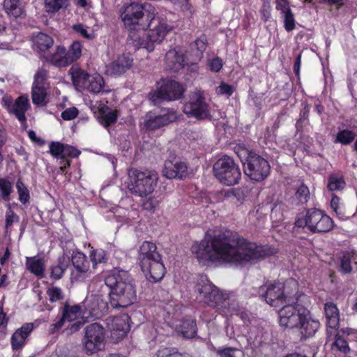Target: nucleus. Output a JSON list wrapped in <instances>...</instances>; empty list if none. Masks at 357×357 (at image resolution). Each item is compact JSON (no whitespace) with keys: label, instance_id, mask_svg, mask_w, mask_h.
I'll use <instances>...</instances> for the list:
<instances>
[{"label":"nucleus","instance_id":"1","mask_svg":"<svg viewBox=\"0 0 357 357\" xmlns=\"http://www.w3.org/2000/svg\"><path fill=\"white\" fill-rule=\"evenodd\" d=\"M191 252L199 264L209 266L257 263L274 251L228 231L214 236L206 235L192 245Z\"/></svg>","mask_w":357,"mask_h":357},{"label":"nucleus","instance_id":"2","mask_svg":"<svg viewBox=\"0 0 357 357\" xmlns=\"http://www.w3.org/2000/svg\"><path fill=\"white\" fill-rule=\"evenodd\" d=\"M278 317L281 327L289 329L298 328L304 337L313 336L320 326L319 320L312 317L307 308L298 305L297 301L288 302L281 306L278 311Z\"/></svg>","mask_w":357,"mask_h":357},{"label":"nucleus","instance_id":"3","mask_svg":"<svg viewBox=\"0 0 357 357\" xmlns=\"http://www.w3.org/2000/svg\"><path fill=\"white\" fill-rule=\"evenodd\" d=\"M105 284L109 288V303L112 307H124L136 298V291L130 275L124 271H113L106 278Z\"/></svg>","mask_w":357,"mask_h":357},{"label":"nucleus","instance_id":"4","mask_svg":"<svg viewBox=\"0 0 357 357\" xmlns=\"http://www.w3.org/2000/svg\"><path fill=\"white\" fill-rule=\"evenodd\" d=\"M120 18L125 27L130 31V37L135 31H145L154 15L153 8L149 3L138 1L125 3L119 10Z\"/></svg>","mask_w":357,"mask_h":357},{"label":"nucleus","instance_id":"5","mask_svg":"<svg viewBox=\"0 0 357 357\" xmlns=\"http://www.w3.org/2000/svg\"><path fill=\"white\" fill-rule=\"evenodd\" d=\"M138 260L146 278L152 282L160 280L165 273V268L155 243L144 241L138 250Z\"/></svg>","mask_w":357,"mask_h":357},{"label":"nucleus","instance_id":"6","mask_svg":"<svg viewBox=\"0 0 357 357\" xmlns=\"http://www.w3.org/2000/svg\"><path fill=\"white\" fill-rule=\"evenodd\" d=\"M144 36H131V40L135 49H143L150 53L155 50L156 45L162 43L167 35L172 31L173 26L166 20L155 18L153 15Z\"/></svg>","mask_w":357,"mask_h":357},{"label":"nucleus","instance_id":"7","mask_svg":"<svg viewBox=\"0 0 357 357\" xmlns=\"http://www.w3.org/2000/svg\"><path fill=\"white\" fill-rule=\"evenodd\" d=\"M158 181V175L154 171L132 169L128 173L126 184L131 193L143 197L153 192Z\"/></svg>","mask_w":357,"mask_h":357},{"label":"nucleus","instance_id":"8","mask_svg":"<svg viewBox=\"0 0 357 357\" xmlns=\"http://www.w3.org/2000/svg\"><path fill=\"white\" fill-rule=\"evenodd\" d=\"M298 284L294 280H289L285 284L280 282L268 287L265 300L270 305L279 307L288 302L298 301Z\"/></svg>","mask_w":357,"mask_h":357},{"label":"nucleus","instance_id":"9","mask_svg":"<svg viewBox=\"0 0 357 357\" xmlns=\"http://www.w3.org/2000/svg\"><path fill=\"white\" fill-rule=\"evenodd\" d=\"M215 178L227 186L237 184L241 176L239 167L231 157L223 156L218 159L213 165Z\"/></svg>","mask_w":357,"mask_h":357},{"label":"nucleus","instance_id":"10","mask_svg":"<svg viewBox=\"0 0 357 357\" xmlns=\"http://www.w3.org/2000/svg\"><path fill=\"white\" fill-rule=\"evenodd\" d=\"M296 225L300 227H306L312 232H327L333 227L332 219L317 209H310L306 215L298 218Z\"/></svg>","mask_w":357,"mask_h":357},{"label":"nucleus","instance_id":"11","mask_svg":"<svg viewBox=\"0 0 357 357\" xmlns=\"http://www.w3.org/2000/svg\"><path fill=\"white\" fill-rule=\"evenodd\" d=\"M183 93V86L172 79H161L156 84V89L149 94V99L153 104L162 100H174L180 98Z\"/></svg>","mask_w":357,"mask_h":357},{"label":"nucleus","instance_id":"12","mask_svg":"<svg viewBox=\"0 0 357 357\" xmlns=\"http://www.w3.org/2000/svg\"><path fill=\"white\" fill-rule=\"evenodd\" d=\"M197 299L206 305L218 307L225 300L223 294L206 278H202L195 287Z\"/></svg>","mask_w":357,"mask_h":357},{"label":"nucleus","instance_id":"13","mask_svg":"<svg viewBox=\"0 0 357 357\" xmlns=\"http://www.w3.org/2000/svg\"><path fill=\"white\" fill-rule=\"evenodd\" d=\"M105 343V331L101 325L94 323L86 327L82 344L86 354H93L102 350Z\"/></svg>","mask_w":357,"mask_h":357},{"label":"nucleus","instance_id":"14","mask_svg":"<svg viewBox=\"0 0 357 357\" xmlns=\"http://www.w3.org/2000/svg\"><path fill=\"white\" fill-rule=\"evenodd\" d=\"M269 169L268 161L255 153H249L246 162L244 163L245 174L257 181L264 180L268 176Z\"/></svg>","mask_w":357,"mask_h":357},{"label":"nucleus","instance_id":"15","mask_svg":"<svg viewBox=\"0 0 357 357\" xmlns=\"http://www.w3.org/2000/svg\"><path fill=\"white\" fill-rule=\"evenodd\" d=\"M2 95L1 105L10 114L14 115L22 123L26 122L25 113L29 109L30 104L26 96H20L13 101L11 96L6 94L0 90Z\"/></svg>","mask_w":357,"mask_h":357},{"label":"nucleus","instance_id":"16","mask_svg":"<svg viewBox=\"0 0 357 357\" xmlns=\"http://www.w3.org/2000/svg\"><path fill=\"white\" fill-rule=\"evenodd\" d=\"M183 112L188 116L204 119L209 116L208 106L205 101L204 91L195 90L191 93L190 100L183 106Z\"/></svg>","mask_w":357,"mask_h":357},{"label":"nucleus","instance_id":"17","mask_svg":"<svg viewBox=\"0 0 357 357\" xmlns=\"http://www.w3.org/2000/svg\"><path fill=\"white\" fill-rule=\"evenodd\" d=\"M176 114L172 111H167L161 114L149 112L144 116L141 124L147 130H155L176 121Z\"/></svg>","mask_w":357,"mask_h":357},{"label":"nucleus","instance_id":"18","mask_svg":"<svg viewBox=\"0 0 357 357\" xmlns=\"http://www.w3.org/2000/svg\"><path fill=\"white\" fill-rule=\"evenodd\" d=\"M86 312L79 305H66L63 310V316L66 322L69 323L68 329L70 333L77 331L85 322Z\"/></svg>","mask_w":357,"mask_h":357},{"label":"nucleus","instance_id":"19","mask_svg":"<svg viewBox=\"0 0 357 357\" xmlns=\"http://www.w3.org/2000/svg\"><path fill=\"white\" fill-rule=\"evenodd\" d=\"M128 319L127 314H123L108 321L107 326L111 332V337L114 341L118 342L127 335L130 331Z\"/></svg>","mask_w":357,"mask_h":357},{"label":"nucleus","instance_id":"20","mask_svg":"<svg viewBox=\"0 0 357 357\" xmlns=\"http://www.w3.org/2000/svg\"><path fill=\"white\" fill-rule=\"evenodd\" d=\"M91 110L98 114L100 123L105 127L114 123L117 119V112L109 108L105 103L97 102L91 106Z\"/></svg>","mask_w":357,"mask_h":357},{"label":"nucleus","instance_id":"21","mask_svg":"<svg viewBox=\"0 0 357 357\" xmlns=\"http://www.w3.org/2000/svg\"><path fill=\"white\" fill-rule=\"evenodd\" d=\"M162 175L167 178H183L188 175V167L185 162L178 160H167L165 162Z\"/></svg>","mask_w":357,"mask_h":357},{"label":"nucleus","instance_id":"22","mask_svg":"<svg viewBox=\"0 0 357 357\" xmlns=\"http://www.w3.org/2000/svg\"><path fill=\"white\" fill-rule=\"evenodd\" d=\"M50 151L54 157L58 159L76 158L80 154V151L76 148L59 142H52L50 145Z\"/></svg>","mask_w":357,"mask_h":357},{"label":"nucleus","instance_id":"23","mask_svg":"<svg viewBox=\"0 0 357 357\" xmlns=\"http://www.w3.org/2000/svg\"><path fill=\"white\" fill-rule=\"evenodd\" d=\"M132 62L130 55L123 54L107 66L106 72L111 75H121L131 68Z\"/></svg>","mask_w":357,"mask_h":357},{"label":"nucleus","instance_id":"24","mask_svg":"<svg viewBox=\"0 0 357 357\" xmlns=\"http://www.w3.org/2000/svg\"><path fill=\"white\" fill-rule=\"evenodd\" d=\"M324 312L326 319L327 333L332 334L339 326V310L333 303L327 302L324 305Z\"/></svg>","mask_w":357,"mask_h":357},{"label":"nucleus","instance_id":"25","mask_svg":"<svg viewBox=\"0 0 357 357\" xmlns=\"http://www.w3.org/2000/svg\"><path fill=\"white\" fill-rule=\"evenodd\" d=\"M106 305L107 303L99 295H88L84 302V311L86 312V317L98 316V310L105 308Z\"/></svg>","mask_w":357,"mask_h":357},{"label":"nucleus","instance_id":"26","mask_svg":"<svg viewBox=\"0 0 357 357\" xmlns=\"http://www.w3.org/2000/svg\"><path fill=\"white\" fill-rule=\"evenodd\" d=\"M3 8L10 19L22 20L26 11L21 0H4Z\"/></svg>","mask_w":357,"mask_h":357},{"label":"nucleus","instance_id":"27","mask_svg":"<svg viewBox=\"0 0 357 357\" xmlns=\"http://www.w3.org/2000/svg\"><path fill=\"white\" fill-rule=\"evenodd\" d=\"M33 329L31 323H26L18 328L11 337V345L14 350L22 348L26 343L28 335Z\"/></svg>","mask_w":357,"mask_h":357},{"label":"nucleus","instance_id":"28","mask_svg":"<svg viewBox=\"0 0 357 357\" xmlns=\"http://www.w3.org/2000/svg\"><path fill=\"white\" fill-rule=\"evenodd\" d=\"M165 61L167 68L174 71H178L186 64L184 54L181 51H177L176 49L170 50L167 52L165 56Z\"/></svg>","mask_w":357,"mask_h":357},{"label":"nucleus","instance_id":"29","mask_svg":"<svg viewBox=\"0 0 357 357\" xmlns=\"http://www.w3.org/2000/svg\"><path fill=\"white\" fill-rule=\"evenodd\" d=\"M72 262L75 268L79 273L88 276L93 273V269L91 268L90 263L84 253L79 251L74 252L72 256Z\"/></svg>","mask_w":357,"mask_h":357},{"label":"nucleus","instance_id":"30","mask_svg":"<svg viewBox=\"0 0 357 357\" xmlns=\"http://www.w3.org/2000/svg\"><path fill=\"white\" fill-rule=\"evenodd\" d=\"M75 86L78 89H86L91 75L86 73L77 66L71 67L69 71Z\"/></svg>","mask_w":357,"mask_h":357},{"label":"nucleus","instance_id":"31","mask_svg":"<svg viewBox=\"0 0 357 357\" xmlns=\"http://www.w3.org/2000/svg\"><path fill=\"white\" fill-rule=\"evenodd\" d=\"M73 32L86 40H93L96 37V26H90L84 22H77L72 26Z\"/></svg>","mask_w":357,"mask_h":357},{"label":"nucleus","instance_id":"32","mask_svg":"<svg viewBox=\"0 0 357 357\" xmlns=\"http://www.w3.org/2000/svg\"><path fill=\"white\" fill-rule=\"evenodd\" d=\"M68 57L66 48L63 46H58L55 52L52 55L50 61L54 66L64 67L70 64Z\"/></svg>","mask_w":357,"mask_h":357},{"label":"nucleus","instance_id":"33","mask_svg":"<svg viewBox=\"0 0 357 357\" xmlns=\"http://www.w3.org/2000/svg\"><path fill=\"white\" fill-rule=\"evenodd\" d=\"M27 269L37 276H43L44 273V262L38 257H26Z\"/></svg>","mask_w":357,"mask_h":357},{"label":"nucleus","instance_id":"34","mask_svg":"<svg viewBox=\"0 0 357 357\" xmlns=\"http://www.w3.org/2000/svg\"><path fill=\"white\" fill-rule=\"evenodd\" d=\"M176 331L186 338L193 337L196 334V324L193 319H188L176 326Z\"/></svg>","mask_w":357,"mask_h":357},{"label":"nucleus","instance_id":"35","mask_svg":"<svg viewBox=\"0 0 357 357\" xmlns=\"http://www.w3.org/2000/svg\"><path fill=\"white\" fill-rule=\"evenodd\" d=\"M33 45L40 52H45L50 49L53 43V39L48 35L39 33L33 38Z\"/></svg>","mask_w":357,"mask_h":357},{"label":"nucleus","instance_id":"36","mask_svg":"<svg viewBox=\"0 0 357 357\" xmlns=\"http://www.w3.org/2000/svg\"><path fill=\"white\" fill-rule=\"evenodd\" d=\"M104 85L105 82L102 77L99 74L95 73L91 75L89 77L86 89L91 92L97 93L102 90Z\"/></svg>","mask_w":357,"mask_h":357},{"label":"nucleus","instance_id":"37","mask_svg":"<svg viewBox=\"0 0 357 357\" xmlns=\"http://www.w3.org/2000/svg\"><path fill=\"white\" fill-rule=\"evenodd\" d=\"M69 0H44L45 8L47 13H55L68 6Z\"/></svg>","mask_w":357,"mask_h":357},{"label":"nucleus","instance_id":"38","mask_svg":"<svg viewBox=\"0 0 357 357\" xmlns=\"http://www.w3.org/2000/svg\"><path fill=\"white\" fill-rule=\"evenodd\" d=\"M47 87L32 86L31 98L33 103L37 105L46 103Z\"/></svg>","mask_w":357,"mask_h":357},{"label":"nucleus","instance_id":"39","mask_svg":"<svg viewBox=\"0 0 357 357\" xmlns=\"http://www.w3.org/2000/svg\"><path fill=\"white\" fill-rule=\"evenodd\" d=\"M82 44L78 40L73 42L69 47L68 50H66L68 59L70 63L79 59L82 55Z\"/></svg>","mask_w":357,"mask_h":357},{"label":"nucleus","instance_id":"40","mask_svg":"<svg viewBox=\"0 0 357 357\" xmlns=\"http://www.w3.org/2000/svg\"><path fill=\"white\" fill-rule=\"evenodd\" d=\"M13 191V183L6 178H0V197L4 201H10V195Z\"/></svg>","mask_w":357,"mask_h":357},{"label":"nucleus","instance_id":"41","mask_svg":"<svg viewBox=\"0 0 357 357\" xmlns=\"http://www.w3.org/2000/svg\"><path fill=\"white\" fill-rule=\"evenodd\" d=\"M327 187L330 191L340 190L345 187V181L342 176L332 174L328 177Z\"/></svg>","mask_w":357,"mask_h":357},{"label":"nucleus","instance_id":"42","mask_svg":"<svg viewBox=\"0 0 357 357\" xmlns=\"http://www.w3.org/2000/svg\"><path fill=\"white\" fill-rule=\"evenodd\" d=\"M356 136V133L352 130L343 129L337 132L335 142L342 144H349L353 142Z\"/></svg>","mask_w":357,"mask_h":357},{"label":"nucleus","instance_id":"43","mask_svg":"<svg viewBox=\"0 0 357 357\" xmlns=\"http://www.w3.org/2000/svg\"><path fill=\"white\" fill-rule=\"evenodd\" d=\"M91 260L93 263L92 269H95L97 264L107 261L105 252L102 249L92 250L90 253Z\"/></svg>","mask_w":357,"mask_h":357},{"label":"nucleus","instance_id":"44","mask_svg":"<svg viewBox=\"0 0 357 357\" xmlns=\"http://www.w3.org/2000/svg\"><path fill=\"white\" fill-rule=\"evenodd\" d=\"M354 254L344 253L340 259L341 271L344 273H350L352 270L351 261H355Z\"/></svg>","mask_w":357,"mask_h":357},{"label":"nucleus","instance_id":"45","mask_svg":"<svg viewBox=\"0 0 357 357\" xmlns=\"http://www.w3.org/2000/svg\"><path fill=\"white\" fill-rule=\"evenodd\" d=\"M16 188L20 202L22 204H26L30 198L29 190L20 179L17 180L16 183Z\"/></svg>","mask_w":357,"mask_h":357},{"label":"nucleus","instance_id":"46","mask_svg":"<svg viewBox=\"0 0 357 357\" xmlns=\"http://www.w3.org/2000/svg\"><path fill=\"white\" fill-rule=\"evenodd\" d=\"M157 357H190L185 354H181L175 348H162L158 350Z\"/></svg>","mask_w":357,"mask_h":357},{"label":"nucleus","instance_id":"47","mask_svg":"<svg viewBox=\"0 0 357 357\" xmlns=\"http://www.w3.org/2000/svg\"><path fill=\"white\" fill-rule=\"evenodd\" d=\"M47 76V74L46 70L43 68L38 70L34 76L33 86L47 87V84L46 82Z\"/></svg>","mask_w":357,"mask_h":357},{"label":"nucleus","instance_id":"48","mask_svg":"<svg viewBox=\"0 0 357 357\" xmlns=\"http://www.w3.org/2000/svg\"><path fill=\"white\" fill-rule=\"evenodd\" d=\"M7 211L6 212V227L8 228L11 227L13 223L17 222L19 221V217L17 214L13 211L12 205L10 202L6 204Z\"/></svg>","mask_w":357,"mask_h":357},{"label":"nucleus","instance_id":"49","mask_svg":"<svg viewBox=\"0 0 357 357\" xmlns=\"http://www.w3.org/2000/svg\"><path fill=\"white\" fill-rule=\"evenodd\" d=\"M331 207L340 219H344V209L342 204L340 203V199L338 197L335 195L332 197L331 201Z\"/></svg>","mask_w":357,"mask_h":357},{"label":"nucleus","instance_id":"50","mask_svg":"<svg viewBox=\"0 0 357 357\" xmlns=\"http://www.w3.org/2000/svg\"><path fill=\"white\" fill-rule=\"evenodd\" d=\"M284 19V28L287 31L295 29L296 22L291 10L282 14Z\"/></svg>","mask_w":357,"mask_h":357},{"label":"nucleus","instance_id":"51","mask_svg":"<svg viewBox=\"0 0 357 357\" xmlns=\"http://www.w3.org/2000/svg\"><path fill=\"white\" fill-rule=\"evenodd\" d=\"M334 347H336L343 354H348L350 351V348L348 345L347 342L340 337L338 335H335V340L333 344Z\"/></svg>","mask_w":357,"mask_h":357},{"label":"nucleus","instance_id":"52","mask_svg":"<svg viewBox=\"0 0 357 357\" xmlns=\"http://www.w3.org/2000/svg\"><path fill=\"white\" fill-rule=\"evenodd\" d=\"M51 302H56L63 299L62 291L56 287H50L47 291Z\"/></svg>","mask_w":357,"mask_h":357},{"label":"nucleus","instance_id":"53","mask_svg":"<svg viewBox=\"0 0 357 357\" xmlns=\"http://www.w3.org/2000/svg\"><path fill=\"white\" fill-rule=\"evenodd\" d=\"M79 114L78 109L75 107L67 108L61 113V118L65 121H70L75 119Z\"/></svg>","mask_w":357,"mask_h":357},{"label":"nucleus","instance_id":"54","mask_svg":"<svg viewBox=\"0 0 357 357\" xmlns=\"http://www.w3.org/2000/svg\"><path fill=\"white\" fill-rule=\"evenodd\" d=\"M233 91L232 86L225 82H222L215 89V92L218 95L231 96Z\"/></svg>","mask_w":357,"mask_h":357},{"label":"nucleus","instance_id":"55","mask_svg":"<svg viewBox=\"0 0 357 357\" xmlns=\"http://www.w3.org/2000/svg\"><path fill=\"white\" fill-rule=\"evenodd\" d=\"M67 323L63 316L62 315L57 321L54 323L52 324L49 327V333L54 334L58 331H59L63 326H64L65 324Z\"/></svg>","mask_w":357,"mask_h":357},{"label":"nucleus","instance_id":"56","mask_svg":"<svg viewBox=\"0 0 357 357\" xmlns=\"http://www.w3.org/2000/svg\"><path fill=\"white\" fill-rule=\"evenodd\" d=\"M195 45L197 48V50L199 52L198 54H197V61H199L202 56V52L205 50L206 49V39L205 37H201L199 38H198L196 41H195Z\"/></svg>","mask_w":357,"mask_h":357},{"label":"nucleus","instance_id":"57","mask_svg":"<svg viewBox=\"0 0 357 357\" xmlns=\"http://www.w3.org/2000/svg\"><path fill=\"white\" fill-rule=\"evenodd\" d=\"M296 197L299 199V201L301 202H307V199L309 195V190L305 185H301L296 193Z\"/></svg>","mask_w":357,"mask_h":357},{"label":"nucleus","instance_id":"58","mask_svg":"<svg viewBox=\"0 0 357 357\" xmlns=\"http://www.w3.org/2000/svg\"><path fill=\"white\" fill-rule=\"evenodd\" d=\"M276 9L279 10L281 14L285 13L291 10L289 6V2L288 0H276Z\"/></svg>","mask_w":357,"mask_h":357},{"label":"nucleus","instance_id":"59","mask_svg":"<svg viewBox=\"0 0 357 357\" xmlns=\"http://www.w3.org/2000/svg\"><path fill=\"white\" fill-rule=\"evenodd\" d=\"M208 66L211 70L213 72H218L222 67V61L219 58H215L209 62Z\"/></svg>","mask_w":357,"mask_h":357},{"label":"nucleus","instance_id":"60","mask_svg":"<svg viewBox=\"0 0 357 357\" xmlns=\"http://www.w3.org/2000/svg\"><path fill=\"white\" fill-rule=\"evenodd\" d=\"M64 271V268L60 266H54L52 268L51 275L53 278L58 280L61 278Z\"/></svg>","mask_w":357,"mask_h":357},{"label":"nucleus","instance_id":"61","mask_svg":"<svg viewBox=\"0 0 357 357\" xmlns=\"http://www.w3.org/2000/svg\"><path fill=\"white\" fill-rule=\"evenodd\" d=\"M234 351V349L225 348L218 350V353L220 355L221 357H234L233 354Z\"/></svg>","mask_w":357,"mask_h":357},{"label":"nucleus","instance_id":"62","mask_svg":"<svg viewBox=\"0 0 357 357\" xmlns=\"http://www.w3.org/2000/svg\"><path fill=\"white\" fill-rule=\"evenodd\" d=\"M8 324V318L6 314L3 312V307L0 306V328H6Z\"/></svg>","mask_w":357,"mask_h":357},{"label":"nucleus","instance_id":"63","mask_svg":"<svg viewBox=\"0 0 357 357\" xmlns=\"http://www.w3.org/2000/svg\"><path fill=\"white\" fill-rule=\"evenodd\" d=\"M301 55L298 54L296 57L295 63H294V71L296 72V75H298L299 74V71L301 69Z\"/></svg>","mask_w":357,"mask_h":357},{"label":"nucleus","instance_id":"64","mask_svg":"<svg viewBox=\"0 0 357 357\" xmlns=\"http://www.w3.org/2000/svg\"><path fill=\"white\" fill-rule=\"evenodd\" d=\"M6 139V134L3 126L0 123V145L5 143Z\"/></svg>","mask_w":357,"mask_h":357}]
</instances>
